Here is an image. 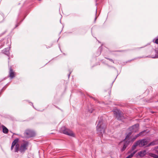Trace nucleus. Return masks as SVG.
Segmentation results:
<instances>
[{"instance_id":"obj_35","label":"nucleus","mask_w":158,"mask_h":158,"mask_svg":"<svg viewBox=\"0 0 158 158\" xmlns=\"http://www.w3.org/2000/svg\"><path fill=\"white\" fill-rule=\"evenodd\" d=\"M119 74V73H118V74H117V76L115 78V79L113 81V82L111 84V86H112V85H113V84L114 82V81H115V80L116 79V78H117V76H118Z\"/></svg>"},{"instance_id":"obj_9","label":"nucleus","mask_w":158,"mask_h":158,"mask_svg":"<svg viewBox=\"0 0 158 158\" xmlns=\"http://www.w3.org/2000/svg\"><path fill=\"white\" fill-rule=\"evenodd\" d=\"M28 142L25 141V142L21 145L19 148V151L21 153H24L27 149Z\"/></svg>"},{"instance_id":"obj_49","label":"nucleus","mask_w":158,"mask_h":158,"mask_svg":"<svg viewBox=\"0 0 158 158\" xmlns=\"http://www.w3.org/2000/svg\"><path fill=\"white\" fill-rule=\"evenodd\" d=\"M116 52H122L123 51H120V50H118L115 51Z\"/></svg>"},{"instance_id":"obj_16","label":"nucleus","mask_w":158,"mask_h":158,"mask_svg":"<svg viewBox=\"0 0 158 158\" xmlns=\"http://www.w3.org/2000/svg\"><path fill=\"white\" fill-rule=\"evenodd\" d=\"M2 132L5 134H7L9 131V130L5 126H2Z\"/></svg>"},{"instance_id":"obj_34","label":"nucleus","mask_w":158,"mask_h":158,"mask_svg":"<svg viewBox=\"0 0 158 158\" xmlns=\"http://www.w3.org/2000/svg\"><path fill=\"white\" fill-rule=\"evenodd\" d=\"M15 145H14V144H11V150H12L15 147Z\"/></svg>"},{"instance_id":"obj_18","label":"nucleus","mask_w":158,"mask_h":158,"mask_svg":"<svg viewBox=\"0 0 158 158\" xmlns=\"http://www.w3.org/2000/svg\"><path fill=\"white\" fill-rule=\"evenodd\" d=\"M156 97V96H153L152 97H151L150 98V99H148L147 100V102L148 103H149V102H154V101H153V99L154 98H155ZM155 102H158V101H155Z\"/></svg>"},{"instance_id":"obj_28","label":"nucleus","mask_w":158,"mask_h":158,"mask_svg":"<svg viewBox=\"0 0 158 158\" xmlns=\"http://www.w3.org/2000/svg\"><path fill=\"white\" fill-rule=\"evenodd\" d=\"M138 59V58H137V57H135V58H133L131 60H129L127 61L126 62V63H127L129 62H130L131 61H132L134 60H136Z\"/></svg>"},{"instance_id":"obj_41","label":"nucleus","mask_w":158,"mask_h":158,"mask_svg":"<svg viewBox=\"0 0 158 158\" xmlns=\"http://www.w3.org/2000/svg\"><path fill=\"white\" fill-rule=\"evenodd\" d=\"M158 149V146H156L155 147L154 149Z\"/></svg>"},{"instance_id":"obj_60","label":"nucleus","mask_w":158,"mask_h":158,"mask_svg":"<svg viewBox=\"0 0 158 158\" xmlns=\"http://www.w3.org/2000/svg\"><path fill=\"white\" fill-rule=\"evenodd\" d=\"M26 3V2H25V3H24V5H25V3Z\"/></svg>"},{"instance_id":"obj_20","label":"nucleus","mask_w":158,"mask_h":158,"mask_svg":"<svg viewBox=\"0 0 158 158\" xmlns=\"http://www.w3.org/2000/svg\"><path fill=\"white\" fill-rule=\"evenodd\" d=\"M14 152H18L19 151V145L17 144L16 145H15Z\"/></svg>"},{"instance_id":"obj_61","label":"nucleus","mask_w":158,"mask_h":158,"mask_svg":"<svg viewBox=\"0 0 158 158\" xmlns=\"http://www.w3.org/2000/svg\"><path fill=\"white\" fill-rule=\"evenodd\" d=\"M61 32H62V31H61L60 32V33H61Z\"/></svg>"},{"instance_id":"obj_52","label":"nucleus","mask_w":158,"mask_h":158,"mask_svg":"<svg viewBox=\"0 0 158 158\" xmlns=\"http://www.w3.org/2000/svg\"><path fill=\"white\" fill-rule=\"evenodd\" d=\"M3 81V80H2V79L0 80V82L2 81Z\"/></svg>"},{"instance_id":"obj_7","label":"nucleus","mask_w":158,"mask_h":158,"mask_svg":"<svg viewBox=\"0 0 158 158\" xmlns=\"http://www.w3.org/2000/svg\"><path fill=\"white\" fill-rule=\"evenodd\" d=\"M115 118L118 120H122L125 118L123 114L121 113L119 110L113 111Z\"/></svg>"},{"instance_id":"obj_53","label":"nucleus","mask_w":158,"mask_h":158,"mask_svg":"<svg viewBox=\"0 0 158 158\" xmlns=\"http://www.w3.org/2000/svg\"><path fill=\"white\" fill-rule=\"evenodd\" d=\"M89 97L91 98H94L92 96H89Z\"/></svg>"},{"instance_id":"obj_62","label":"nucleus","mask_w":158,"mask_h":158,"mask_svg":"<svg viewBox=\"0 0 158 158\" xmlns=\"http://www.w3.org/2000/svg\"><path fill=\"white\" fill-rule=\"evenodd\" d=\"M61 32H62V31H61L60 32V33H61Z\"/></svg>"},{"instance_id":"obj_32","label":"nucleus","mask_w":158,"mask_h":158,"mask_svg":"<svg viewBox=\"0 0 158 158\" xmlns=\"http://www.w3.org/2000/svg\"><path fill=\"white\" fill-rule=\"evenodd\" d=\"M102 50V46H101L99 48H98V50H99L100 52V54L101 52V51Z\"/></svg>"},{"instance_id":"obj_13","label":"nucleus","mask_w":158,"mask_h":158,"mask_svg":"<svg viewBox=\"0 0 158 158\" xmlns=\"http://www.w3.org/2000/svg\"><path fill=\"white\" fill-rule=\"evenodd\" d=\"M157 144H158V139H155L151 142L147 144L146 147H149Z\"/></svg>"},{"instance_id":"obj_42","label":"nucleus","mask_w":158,"mask_h":158,"mask_svg":"<svg viewBox=\"0 0 158 158\" xmlns=\"http://www.w3.org/2000/svg\"><path fill=\"white\" fill-rule=\"evenodd\" d=\"M71 72H69V73L68 74V78H69V77L70 75V74H71Z\"/></svg>"},{"instance_id":"obj_39","label":"nucleus","mask_w":158,"mask_h":158,"mask_svg":"<svg viewBox=\"0 0 158 158\" xmlns=\"http://www.w3.org/2000/svg\"><path fill=\"white\" fill-rule=\"evenodd\" d=\"M16 135H19V136H20V137H22V138H24V137L23 136H22L21 135L19 134H17Z\"/></svg>"},{"instance_id":"obj_15","label":"nucleus","mask_w":158,"mask_h":158,"mask_svg":"<svg viewBox=\"0 0 158 158\" xmlns=\"http://www.w3.org/2000/svg\"><path fill=\"white\" fill-rule=\"evenodd\" d=\"M141 135L139 133L135 136H133V137L131 139V141L132 142H134L138 137H140Z\"/></svg>"},{"instance_id":"obj_56","label":"nucleus","mask_w":158,"mask_h":158,"mask_svg":"<svg viewBox=\"0 0 158 158\" xmlns=\"http://www.w3.org/2000/svg\"><path fill=\"white\" fill-rule=\"evenodd\" d=\"M110 93H111V91L109 92V93L110 94Z\"/></svg>"},{"instance_id":"obj_38","label":"nucleus","mask_w":158,"mask_h":158,"mask_svg":"<svg viewBox=\"0 0 158 158\" xmlns=\"http://www.w3.org/2000/svg\"><path fill=\"white\" fill-rule=\"evenodd\" d=\"M137 58H138V59L142 58H144V56H141L138 57Z\"/></svg>"},{"instance_id":"obj_23","label":"nucleus","mask_w":158,"mask_h":158,"mask_svg":"<svg viewBox=\"0 0 158 158\" xmlns=\"http://www.w3.org/2000/svg\"><path fill=\"white\" fill-rule=\"evenodd\" d=\"M150 43H148V44H147L146 45H145L144 46H143V47H138V48H135L134 49V50H135V49H141V48H144L146 47L148 45H150Z\"/></svg>"},{"instance_id":"obj_21","label":"nucleus","mask_w":158,"mask_h":158,"mask_svg":"<svg viewBox=\"0 0 158 158\" xmlns=\"http://www.w3.org/2000/svg\"><path fill=\"white\" fill-rule=\"evenodd\" d=\"M10 83V82H8L7 83L4 87H3V88L0 91V92L2 93H2L6 89V87L8 86Z\"/></svg>"},{"instance_id":"obj_17","label":"nucleus","mask_w":158,"mask_h":158,"mask_svg":"<svg viewBox=\"0 0 158 158\" xmlns=\"http://www.w3.org/2000/svg\"><path fill=\"white\" fill-rule=\"evenodd\" d=\"M149 131L148 130H144L139 132L140 134L141 135V136L142 137L144 135H145L147 133H148Z\"/></svg>"},{"instance_id":"obj_36","label":"nucleus","mask_w":158,"mask_h":158,"mask_svg":"<svg viewBox=\"0 0 158 158\" xmlns=\"http://www.w3.org/2000/svg\"><path fill=\"white\" fill-rule=\"evenodd\" d=\"M133 152H132L131 153L134 155H135V154L136 152H137V150H133Z\"/></svg>"},{"instance_id":"obj_55","label":"nucleus","mask_w":158,"mask_h":158,"mask_svg":"<svg viewBox=\"0 0 158 158\" xmlns=\"http://www.w3.org/2000/svg\"><path fill=\"white\" fill-rule=\"evenodd\" d=\"M60 37L59 38V39H58V40H57V42H58V40H59V38H60Z\"/></svg>"},{"instance_id":"obj_24","label":"nucleus","mask_w":158,"mask_h":158,"mask_svg":"<svg viewBox=\"0 0 158 158\" xmlns=\"http://www.w3.org/2000/svg\"><path fill=\"white\" fill-rule=\"evenodd\" d=\"M151 156L154 158H158V155L154 153H152Z\"/></svg>"},{"instance_id":"obj_11","label":"nucleus","mask_w":158,"mask_h":158,"mask_svg":"<svg viewBox=\"0 0 158 158\" xmlns=\"http://www.w3.org/2000/svg\"><path fill=\"white\" fill-rule=\"evenodd\" d=\"M15 76V73L14 72L13 69L10 68L9 72V74L8 76V77H10V79H12L14 78Z\"/></svg>"},{"instance_id":"obj_29","label":"nucleus","mask_w":158,"mask_h":158,"mask_svg":"<svg viewBox=\"0 0 158 158\" xmlns=\"http://www.w3.org/2000/svg\"><path fill=\"white\" fill-rule=\"evenodd\" d=\"M131 152H130V154L127 156L129 158H132L134 156Z\"/></svg>"},{"instance_id":"obj_3","label":"nucleus","mask_w":158,"mask_h":158,"mask_svg":"<svg viewBox=\"0 0 158 158\" xmlns=\"http://www.w3.org/2000/svg\"><path fill=\"white\" fill-rule=\"evenodd\" d=\"M30 10H27L26 11L22 10H20L18 14L17 18L16 20V24L15 27L13 29V30L20 25L22 22L25 19L27 15L28 14Z\"/></svg>"},{"instance_id":"obj_37","label":"nucleus","mask_w":158,"mask_h":158,"mask_svg":"<svg viewBox=\"0 0 158 158\" xmlns=\"http://www.w3.org/2000/svg\"><path fill=\"white\" fill-rule=\"evenodd\" d=\"M8 78H9V77H8V76H7L6 77H5L2 79V80H3V81L5 80L6 79H7Z\"/></svg>"},{"instance_id":"obj_30","label":"nucleus","mask_w":158,"mask_h":158,"mask_svg":"<svg viewBox=\"0 0 158 158\" xmlns=\"http://www.w3.org/2000/svg\"><path fill=\"white\" fill-rule=\"evenodd\" d=\"M53 42L51 44H50V45L49 46H47V45H46L45 46H46V48H50V47H51L52 46V45L53 44Z\"/></svg>"},{"instance_id":"obj_5","label":"nucleus","mask_w":158,"mask_h":158,"mask_svg":"<svg viewBox=\"0 0 158 158\" xmlns=\"http://www.w3.org/2000/svg\"><path fill=\"white\" fill-rule=\"evenodd\" d=\"M60 131L63 134L72 137H75L74 133L72 131L67 128L65 126L62 127L60 129Z\"/></svg>"},{"instance_id":"obj_40","label":"nucleus","mask_w":158,"mask_h":158,"mask_svg":"<svg viewBox=\"0 0 158 158\" xmlns=\"http://www.w3.org/2000/svg\"><path fill=\"white\" fill-rule=\"evenodd\" d=\"M58 47H59V49H60V51L61 52H62V51H61V48H60V44H58Z\"/></svg>"},{"instance_id":"obj_48","label":"nucleus","mask_w":158,"mask_h":158,"mask_svg":"<svg viewBox=\"0 0 158 158\" xmlns=\"http://www.w3.org/2000/svg\"><path fill=\"white\" fill-rule=\"evenodd\" d=\"M8 42H8V40H7V42H6V44H8Z\"/></svg>"},{"instance_id":"obj_58","label":"nucleus","mask_w":158,"mask_h":158,"mask_svg":"<svg viewBox=\"0 0 158 158\" xmlns=\"http://www.w3.org/2000/svg\"><path fill=\"white\" fill-rule=\"evenodd\" d=\"M126 158H129L128 157V156H127Z\"/></svg>"},{"instance_id":"obj_50","label":"nucleus","mask_w":158,"mask_h":158,"mask_svg":"<svg viewBox=\"0 0 158 158\" xmlns=\"http://www.w3.org/2000/svg\"><path fill=\"white\" fill-rule=\"evenodd\" d=\"M152 48V47L151 46H150L149 47V48Z\"/></svg>"},{"instance_id":"obj_26","label":"nucleus","mask_w":158,"mask_h":158,"mask_svg":"<svg viewBox=\"0 0 158 158\" xmlns=\"http://www.w3.org/2000/svg\"><path fill=\"white\" fill-rule=\"evenodd\" d=\"M105 58L108 60H109L110 61L112 62L113 63L115 64L116 63L114 62V61L112 59L108 57H105Z\"/></svg>"},{"instance_id":"obj_47","label":"nucleus","mask_w":158,"mask_h":158,"mask_svg":"<svg viewBox=\"0 0 158 158\" xmlns=\"http://www.w3.org/2000/svg\"><path fill=\"white\" fill-rule=\"evenodd\" d=\"M6 31H5L3 33H2V35H3V34H4L6 32Z\"/></svg>"},{"instance_id":"obj_46","label":"nucleus","mask_w":158,"mask_h":158,"mask_svg":"<svg viewBox=\"0 0 158 158\" xmlns=\"http://www.w3.org/2000/svg\"><path fill=\"white\" fill-rule=\"evenodd\" d=\"M95 2H96V6H97V5L98 4V3H96V2H97V0H95Z\"/></svg>"},{"instance_id":"obj_54","label":"nucleus","mask_w":158,"mask_h":158,"mask_svg":"<svg viewBox=\"0 0 158 158\" xmlns=\"http://www.w3.org/2000/svg\"><path fill=\"white\" fill-rule=\"evenodd\" d=\"M151 113H152L153 114V113H154V111H152V112H151Z\"/></svg>"},{"instance_id":"obj_27","label":"nucleus","mask_w":158,"mask_h":158,"mask_svg":"<svg viewBox=\"0 0 158 158\" xmlns=\"http://www.w3.org/2000/svg\"><path fill=\"white\" fill-rule=\"evenodd\" d=\"M24 101H25L28 102L29 103V104L30 105L32 106L34 108H35L34 107V106H33V103L32 102H31L28 100H24Z\"/></svg>"},{"instance_id":"obj_10","label":"nucleus","mask_w":158,"mask_h":158,"mask_svg":"<svg viewBox=\"0 0 158 158\" xmlns=\"http://www.w3.org/2000/svg\"><path fill=\"white\" fill-rule=\"evenodd\" d=\"M154 51L155 53V54L154 56L152 57V58L153 59H157L158 58V45L155 46L154 48H152V53L153 51Z\"/></svg>"},{"instance_id":"obj_59","label":"nucleus","mask_w":158,"mask_h":158,"mask_svg":"<svg viewBox=\"0 0 158 158\" xmlns=\"http://www.w3.org/2000/svg\"><path fill=\"white\" fill-rule=\"evenodd\" d=\"M8 59L9 60L10 59V57H9L8 58Z\"/></svg>"},{"instance_id":"obj_43","label":"nucleus","mask_w":158,"mask_h":158,"mask_svg":"<svg viewBox=\"0 0 158 158\" xmlns=\"http://www.w3.org/2000/svg\"><path fill=\"white\" fill-rule=\"evenodd\" d=\"M13 135L11 136L12 138H13V135H16V134H17L15 133H13Z\"/></svg>"},{"instance_id":"obj_45","label":"nucleus","mask_w":158,"mask_h":158,"mask_svg":"<svg viewBox=\"0 0 158 158\" xmlns=\"http://www.w3.org/2000/svg\"><path fill=\"white\" fill-rule=\"evenodd\" d=\"M97 6L96 7V15L97 14Z\"/></svg>"},{"instance_id":"obj_8","label":"nucleus","mask_w":158,"mask_h":158,"mask_svg":"<svg viewBox=\"0 0 158 158\" xmlns=\"http://www.w3.org/2000/svg\"><path fill=\"white\" fill-rule=\"evenodd\" d=\"M24 134L26 137L30 138L35 137V133L33 130L28 129L25 131Z\"/></svg>"},{"instance_id":"obj_12","label":"nucleus","mask_w":158,"mask_h":158,"mask_svg":"<svg viewBox=\"0 0 158 158\" xmlns=\"http://www.w3.org/2000/svg\"><path fill=\"white\" fill-rule=\"evenodd\" d=\"M136 156H139L141 157L145 156L147 155V151L146 150H143L139 152Z\"/></svg>"},{"instance_id":"obj_6","label":"nucleus","mask_w":158,"mask_h":158,"mask_svg":"<svg viewBox=\"0 0 158 158\" xmlns=\"http://www.w3.org/2000/svg\"><path fill=\"white\" fill-rule=\"evenodd\" d=\"M121 143H123V145L120 149L121 152H124L126 149V148L130 145V143H132L133 142L131 141V139H124L121 141Z\"/></svg>"},{"instance_id":"obj_25","label":"nucleus","mask_w":158,"mask_h":158,"mask_svg":"<svg viewBox=\"0 0 158 158\" xmlns=\"http://www.w3.org/2000/svg\"><path fill=\"white\" fill-rule=\"evenodd\" d=\"M106 65H107V66L109 68H111L114 69L115 70H116V71H117V72H118V71L117 69L114 66L110 65L108 64H106Z\"/></svg>"},{"instance_id":"obj_4","label":"nucleus","mask_w":158,"mask_h":158,"mask_svg":"<svg viewBox=\"0 0 158 158\" xmlns=\"http://www.w3.org/2000/svg\"><path fill=\"white\" fill-rule=\"evenodd\" d=\"M147 143L148 140L145 138L140 139L136 141L134 143L131 147V150L128 152L127 153L130 154L131 152H132L133 151L135 150L137 146L141 148L144 146L146 147V145H147Z\"/></svg>"},{"instance_id":"obj_44","label":"nucleus","mask_w":158,"mask_h":158,"mask_svg":"<svg viewBox=\"0 0 158 158\" xmlns=\"http://www.w3.org/2000/svg\"><path fill=\"white\" fill-rule=\"evenodd\" d=\"M97 17L96 16L95 17V19H94V22H95L96 20V19H97Z\"/></svg>"},{"instance_id":"obj_22","label":"nucleus","mask_w":158,"mask_h":158,"mask_svg":"<svg viewBox=\"0 0 158 158\" xmlns=\"http://www.w3.org/2000/svg\"><path fill=\"white\" fill-rule=\"evenodd\" d=\"M154 43L158 44V38L157 37L155 38L152 41Z\"/></svg>"},{"instance_id":"obj_1","label":"nucleus","mask_w":158,"mask_h":158,"mask_svg":"<svg viewBox=\"0 0 158 158\" xmlns=\"http://www.w3.org/2000/svg\"><path fill=\"white\" fill-rule=\"evenodd\" d=\"M139 127V124L138 123L129 127L125 133V139L130 140L133 137L134 134L138 131Z\"/></svg>"},{"instance_id":"obj_2","label":"nucleus","mask_w":158,"mask_h":158,"mask_svg":"<svg viewBox=\"0 0 158 158\" xmlns=\"http://www.w3.org/2000/svg\"><path fill=\"white\" fill-rule=\"evenodd\" d=\"M106 128V124L105 121L103 119V117H101L98 122L96 126L97 133L99 135L100 137L102 136L103 133L105 132Z\"/></svg>"},{"instance_id":"obj_19","label":"nucleus","mask_w":158,"mask_h":158,"mask_svg":"<svg viewBox=\"0 0 158 158\" xmlns=\"http://www.w3.org/2000/svg\"><path fill=\"white\" fill-rule=\"evenodd\" d=\"M19 141V139L18 138H16L12 142V144L15 145H16Z\"/></svg>"},{"instance_id":"obj_14","label":"nucleus","mask_w":158,"mask_h":158,"mask_svg":"<svg viewBox=\"0 0 158 158\" xmlns=\"http://www.w3.org/2000/svg\"><path fill=\"white\" fill-rule=\"evenodd\" d=\"M10 47L7 48H5L4 50H2V52L7 56H9L10 55V52L9 50H10Z\"/></svg>"},{"instance_id":"obj_31","label":"nucleus","mask_w":158,"mask_h":158,"mask_svg":"<svg viewBox=\"0 0 158 158\" xmlns=\"http://www.w3.org/2000/svg\"><path fill=\"white\" fill-rule=\"evenodd\" d=\"M94 110V109H88V110L89 112H90L91 113H92Z\"/></svg>"},{"instance_id":"obj_64","label":"nucleus","mask_w":158,"mask_h":158,"mask_svg":"<svg viewBox=\"0 0 158 158\" xmlns=\"http://www.w3.org/2000/svg\"><path fill=\"white\" fill-rule=\"evenodd\" d=\"M39 1H41V0H38Z\"/></svg>"},{"instance_id":"obj_51","label":"nucleus","mask_w":158,"mask_h":158,"mask_svg":"<svg viewBox=\"0 0 158 158\" xmlns=\"http://www.w3.org/2000/svg\"><path fill=\"white\" fill-rule=\"evenodd\" d=\"M156 152L157 153H158V150H156Z\"/></svg>"},{"instance_id":"obj_63","label":"nucleus","mask_w":158,"mask_h":158,"mask_svg":"<svg viewBox=\"0 0 158 158\" xmlns=\"http://www.w3.org/2000/svg\"><path fill=\"white\" fill-rule=\"evenodd\" d=\"M10 132L11 133H13L12 132V131H10Z\"/></svg>"},{"instance_id":"obj_57","label":"nucleus","mask_w":158,"mask_h":158,"mask_svg":"<svg viewBox=\"0 0 158 158\" xmlns=\"http://www.w3.org/2000/svg\"><path fill=\"white\" fill-rule=\"evenodd\" d=\"M63 54H64V55H65V54L64 53H63Z\"/></svg>"},{"instance_id":"obj_33","label":"nucleus","mask_w":158,"mask_h":158,"mask_svg":"<svg viewBox=\"0 0 158 158\" xmlns=\"http://www.w3.org/2000/svg\"><path fill=\"white\" fill-rule=\"evenodd\" d=\"M153 56V55H152V56H151L150 55H149L148 56H144V58H147V57L152 58V56Z\"/></svg>"}]
</instances>
